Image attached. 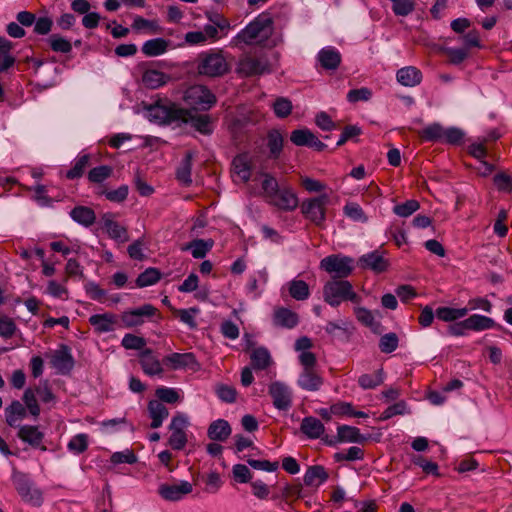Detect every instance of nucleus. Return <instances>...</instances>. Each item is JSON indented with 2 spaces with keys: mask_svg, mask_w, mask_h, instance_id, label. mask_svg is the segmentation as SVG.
I'll use <instances>...</instances> for the list:
<instances>
[{
  "mask_svg": "<svg viewBox=\"0 0 512 512\" xmlns=\"http://www.w3.org/2000/svg\"><path fill=\"white\" fill-rule=\"evenodd\" d=\"M263 177L262 190L268 204L286 212L294 211L298 207V196L290 185L279 184L269 173H264Z\"/></svg>",
  "mask_w": 512,
  "mask_h": 512,
  "instance_id": "1",
  "label": "nucleus"
},
{
  "mask_svg": "<svg viewBox=\"0 0 512 512\" xmlns=\"http://www.w3.org/2000/svg\"><path fill=\"white\" fill-rule=\"evenodd\" d=\"M185 116H187V109L169 100H158L147 107L148 119L159 125L180 126Z\"/></svg>",
  "mask_w": 512,
  "mask_h": 512,
  "instance_id": "2",
  "label": "nucleus"
},
{
  "mask_svg": "<svg viewBox=\"0 0 512 512\" xmlns=\"http://www.w3.org/2000/svg\"><path fill=\"white\" fill-rule=\"evenodd\" d=\"M323 299L332 307H338L345 301H350L356 305L362 302L361 296L354 291L349 281L337 278H331L324 284Z\"/></svg>",
  "mask_w": 512,
  "mask_h": 512,
  "instance_id": "3",
  "label": "nucleus"
},
{
  "mask_svg": "<svg viewBox=\"0 0 512 512\" xmlns=\"http://www.w3.org/2000/svg\"><path fill=\"white\" fill-rule=\"evenodd\" d=\"M272 19L264 14L257 16L233 39L237 43L253 44L260 39H266L271 33Z\"/></svg>",
  "mask_w": 512,
  "mask_h": 512,
  "instance_id": "4",
  "label": "nucleus"
},
{
  "mask_svg": "<svg viewBox=\"0 0 512 512\" xmlns=\"http://www.w3.org/2000/svg\"><path fill=\"white\" fill-rule=\"evenodd\" d=\"M229 63L222 51L201 53L197 60V71L200 75L219 77L229 71Z\"/></svg>",
  "mask_w": 512,
  "mask_h": 512,
  "instance_id": "5",
  "label": "nucleus"
},
{
  "mask_svg": "<svg viewBox=\"0 0 512 512\" xmlns=\"http://www.w3.org/2000/svg\"><path fill=\"white\" fill-rule=\"evenodd\" d=\"M12 482L22 501L34 507L42 505L43 493L36 487L28 474L15 469L12 474Z\"/></svg>",
  "mask_w": 512,
  "mask_h": 512,
  "instance_id": "6",
  "label": "nucleus"
},
{
  "mask_svg": "<svg viewBox=\"0 0 512 512\" xmlns=\"http://www.w3.org/2000/svg\"><path fill=\"white\" fill-rule=\"evenodd\" d=\"M329 197L322 194L318 197L304 200L301 205V213L305 219L318 227H323L326 220V205Z\"/></svg>",
  "mask_w": 512,
  "mask_h": 512,
  "instance_id": "7",
  "label": "nucleus"
},
{
  "mask_svg": "<svg viewBox=\"0 0 512 512\" xmlns=\"http://www.w3.org/2000/svg\"><path fill=\"white\" fill-rule=\"evenodd\" d=\"M154 317L157 318L156 321L161 319L159 310L151 304H144L140 307L124 311L120 316V320L123 327L133 328L144 324L146 319L154 321Z\"/></svg>",
  "mask_w": 512,
  "mask_h": 512,
  "instance_id": "8",
  "label": "nucleus"
},
{
  "mask_svg": "<svg viewBox=\"0 0 512 512\" xmlns=\"http://www.w3.org/2000/svg\"><path fill=\"white\" fill-rule=\"evenodd\" d=\"M185 102L194 110H209L216 102L215 95L203 85H193L184 94Z\"/></svg>",
  "mask_w": 512,
  "mask_h": 512,
  "instance_id": "9",
  "label": "nucleus"
},
{
  "mask_svg": "<svg viewBox=\"0 0 512 512\" xmlns=\"http://www.w3.org/2000/svg\"><path fill=\"white\" fill-rule=\"evenodd\" d=\"M190 422L187 415L177 412L169 425L171 432L168 439L169 446L174 450H182L187 444L186 429L189 427Z\"/></svg>",
  "mask_w": 512,
  "mask_h": 512,
  "instance_id": "10",
  "label": "nucleus"
},
{
  "mask_svg": "<svg viewBox=\"0 0 512 512\" xmlns=\"http://www.w3.org/2000/svg\"><path fill=\"white\" fill-rule=\"evenodd\" d=\"M320 267L328 273H334L335 276L332 278L344 279L353 271V259L346 256L330 255L321 260Z\"/></svg>",
  "mask_w": 512,
  "mask_h": 512,
  "instance_id": "11",
  "label": "nucleus"
},
{
  "mask_svg": "<svg viewBox=\"0 0 512 512\" xmlns=\"http://www.w3.org/2000/svg\"><path fill=\"white\" fill-rule=\"evenodd\" d=\"M266 72H269V65L264 57L245 55L237 65V73L245 77L261 75Z\"/></svg>",
  "mask_w": 512,
  "mask_h": 512,
  "instance_id": "12",
  "label": "nucleus"
},
{
  "mask_svg": "<svg viewBox=\"0 0 512 512\" xmlns=\"http://www.w3.org/2000/svg\"><path fill=\"white\" fill-rule=\"evenodd\" d=\"M193 491V485L181 480L173 484L163 483L158 487V494L166 501L176 502L182 500Z\"/></svg>",
  "mask_w": 512,
  "mask_h": 512,
  "instance_id": "13",
  "label": "nucleus"
},
{
  "mask_svg": "<svg viewBox=\"0 0 512 512\" xmlns=\"http://www.w3.org/2000/svg\"><path fill=\"white\" fill-rule=\"evenodd\" d=\"M273 405L278 410L287 411L292 406V391L283 382L274 381L268 387Z\"/></svg>",
  "mask_w": 512,
  "mask_h": 512,
  "instance_id": "14",
  "label": "nucleus"
},
{
  "mask_svg": "<svg viewBox=\"0 0 512 512\" xmlns=\"http://www.w3.org/2000/svg\"><path fill=\"white\" fill-rule=\"evenodd\" d=\"M357 264L362 269H369L376 274H380L387 270L389 261L384 257L383 252L374 250L362 255Z\"/></svg>",
  "mask_w": 512,
  "mask_h": 512,
  "instance_id": "15",
  "label": "nucleus"
},
{
  "mask_svg": "<svg viewBox=\"0 0 512 512\" xmlns=\"http://www.w3.org/2000/svg\"><path fill=\"white\" fill-rule=\"evenodd\" d=\"M89 323L98 334L112 332L117 328L118 317L113 313L94 314Z\"/></svg>",
  "mask_w": 512,
  "mask_h": 512,
  "instance_id": "16",
  "label": "nucleus"
},
{
  "mask_svg": "<svg viewBox=\"0 0 512 512\" xmlns=\"http://www.w3.org/2000/svg\"><path fill=\"white\" fill-rule=\"evenodd\" d=\"M103 228L109 235V237L118 243H125L129 240L127 229L114 221L113 215L110 213L102 216Z\"/></svg>",
  "mask_w": 512,
  "mask_h": 512,
  "instance_id": "17",
  "label": "nucleus"
},
{
  "mask_svg": "<svg viewBox=\"0 0 512 512\" xmlns=\"http://www.w3.org/2000/svg\"><path fill=\"white\" fill-rule=\"evenodd\" d=\"M163 362L174 370L194 369L198 365L195 355L191 352L169 354L164 357Z\"/></svg>",
  "mask_w": 512,
  "mask_h": 512,
  "instance_id": "18",
  "label": "nucleus"
},
{
  "mask_svg": "<svg viewBox=\"0 0 512 512\" xmlns=\"http://www.w3.org/2000/svg\"><path fill=\"white\" fill-rule=\"evenodd\" d=\"M52 366L61 374L69 373L74 366V359L67 346L56 350L51 358Z\"/></svg>",
  "mask_w": 512,
  "mask_h": 512,
  "instance_id": "19",
  "label": "nucleus"
},
{
  "mask_svg": "<svg viewBox=\"0 0 512 512\" xmlns=\"http://www.w3.org/2000/svg\"><path fill=\"white\" fill-rule=\"evenodd\" d=\"M317 60L325 70H336L341 64V54L333 46L322 48L317 54Z\"/></svg>",
  "mask_w": 512,
  "mask_h": 512,
  "instance_id": "20",
  "label": "nucleus"
},
{
  "mask_svg": "<svg viewBox=\"0 0 512 512\" xmlns=\"http://www.w3.org/2000/svg\"><path fill=\"white\" fill-rule=\"evenodd\" d=\"M234 175L242 182L246 183L251 177L252 162L247 153H242L234 157L232 161Z\"/></svg>",
  "mask_w": 512,
  "mask_h": 512,
  "instance_id": "21",
  "label": "nucleus"
},
{
  "mask_svg": "<svg viewBox=\"0 0 512 512\" xmlns=\"http://www.w3.org/2000/svg\"><path fill=\"white\" fill-rule=\"evenodd\" d=\"M140 364L143 372L149 376L161 375L163 368L159 359L151 349H145L140 353Z\"/></svg>",
  "mask_w": 512,
  "mask_h": 512,
  "instance_id": "22",
  "label": "nucleus"
},
{
  "mask_svg": "<svg viewBox=\"0 0 512 512\" xmlns=\"http://www.w3.org/2000/svg\"><path fill=\"white\" fill-rule=\"evenodd\" d=\"M297 384L303 390L318 391L323 385V378L314 369H303Z\"/></svg>",
  "mask_w": 512,
  "mask_h": 512,
  "instance_id": "23",
  "label": "nucleus"
},
{
  "mask_svg": "<svg viewBox=\"0 0 512 512\" xmlns=\"http://www.w3.org/2000/svg\"><path fill=\"white\" fill-rule=\"evenodd\" d=\"M422 72L415 66L400 68L396 73L397 81L406 87H414L421 83Z\"/></svg>",
  "mask_w": 512,
  "mask_h": 512,
  "instance_id": "24",
  "label": "nucleus"
},
{
  "mask_svg": "<svg viewBox=\"0 0 512 512\" xmlns=\"http://www.w3.org/2000/svg\"><path fill=\"white\" fill-rule=\"evenodd\" d=\"M329 475L326 469L321 465L309 466L304 474L303 481L308 487L318 488L327 481Z\"/></svg>",
  "mask_w": 512,
  "mask_h": 512,
  "instance_id": "25",
  "label": "nucleus"
},
{
  "mask_svg": "<svg viewBox=\"0 0 512 512\" xmlns=\"http://www.w3.org/2000/svg\"><path fill=\"white\" fill-rule=\"evenodd\" d=\"M300 430L309 439H318L324 435L325 426L319 419L308 416L303 418Z\"/></svg>",
  "mask_w": 512,
  "mask_h": 512,
  "instance_id": "26",
  "label": "nucleus"
},
{
  "mask_svg": "<svg viewBox=\"0 0 512 512\" xmlns=\"http://www.w3.org/2000/svg\"><path fill=\"white\" fill-rule=\"evenodd\" d=\"M17 436L23 442H26L35 448L40 446L44 438L43 432H41L37 426L33 425L20 426Z\"/></svg>",
  "mask_w": 512,
  "mask_h": 512,
  "instance_id": "27",
  "label": "nucleus"
},
{
  "mask_svg": "<svg viewBox=\"0 0 512 512\" xmlns=\"http://www.w3.org/2000/svg\"><path fill=\"white\" fill-rule=\"evenodd\" d=\"M149 416L152 419L151 428L157 429L162 426L164 420L168 417L169 411L163 403L158 400H151L148 403Z\"/></svg>",
  "mask_w": 512,
  "mask_h": 512,
  "instance_id": "28",
  "label": "nucleus"
},
{
  "mask_svg": "<svg viewBox=\"0 0 512 512\" xmlns=\"http://www.w3.org/2000/svg\"><path fill=\"white\" fill-rule=\"evenodd\" d=\"M337 434L340 443H364L367 441V437L361 434L357 427L349 425H339Z\"/></svg>",
  "mask_w": 512,
  "mask_h": 512,
  "instance_id": "29",
  "label": "nucleus"
},
{
  "mask_svg": "<svg viewBox=\"0 0 512 512\" xmlns=\"http://www.w3.org/2000/svg\"><path fill=\"white\" fill-rule=\"evenodd\" d=\"M298 322L299 317L297 313L288 308L280 307L274 311V323L277 326L292 329L297 326Z\"/></svg>",
  "mask_w": 512,
  "mask_h": 512,
  "instance_id": "30",
  "label": "nucleus"
},
{
  "mask_svg": "<svg viewBox=\"0 0 512 512\" xmlns=\"http://www.w3.org/2000/svg\"><path fill=\"white\" fill-rule=\"evenodd\" d=\"M251 367L254 370H265L272 363L270 352L265 347H258L251 351L250 354Z\"/></svg>",
  "mask_w": 512,
  "mask_h": 512,
  "instance_id": "31",
  "label": "nucleus"
},
{
  "mask_svg": "<svg viewBox=\"0 0 512 512\" xmlns=\"http://www.w3.org/2000/svg\"><path fill=\"white\" fill-rule=\"evenodd\" d=\"M208 437L214 441H225L231 434V427L224 419L213 421L207 431Z\"/></svg>",
  "mask_w": 512,
  "mask_h": 512,
  "instance_id": "32",
  "label": "nucleus"
},
{
  "mask_svg": "<svg viewBox=\"0 0 512 512\" xmlns=\"http://www.w3.org/2000/svg\"><path fill=\"white\" fill-rule=\"evenodd\" d=\"M169 79L167 74L155 69H148L142 75V83L149 89H157L165 85Z\"/></svg>",
  "mask_w": 512,
  "mask_h": 512,
  "instance_id": "33",
  "label": "nucleus"
},
{
  "mask_svg": "<svg viewBox=\"0 0 512 512\" xmlns=\"http://www.w3.org/2000/svg\"><path fill=\"white\" fill-rule=\"evenodd\" d=\"M169 46V41L164 38L147 40L142 45L141 51L148 57H156L164 54Z\"/></svg>",
  "mask_w": 512,
  "mask_h": 512,
  "instance_id": "34",
  "label": "nucleus"
},
{
  "mask_svg": "<svg viewBox=\"0 0 512 512\" xmlns=\"http://www.w3.org/2000/svg\"><path fill=\"white\" fill-rule=\"evenodd\" d=\"M465 325L471 331L480 332L493 329L496 326V322L490 317L480 314H473L465 319Z\"/></svg>",
  "mask_w": 512,
  "mask_h": 512,
  "instance_id": "35",
  "label": "nucleus"
},
{
  "mask_svg": "<svg viewBox=\"0 0 512 512\" xmlns=\"http://www.w3.org/2000/svg\"><path fill=\"white\" fill-rule=\"evenodd\" d=\"M70 217L80 225L89 227L95 223L96 215L93 209L86 206H76L70 211Z\"/></svg>",
  "mask_w": 512,
  "mask_h": 512,
  "instance_id": "36",
  "label": "nucleus"
},
{
  "mask_svg": "<svg viewBox=\"0 0 512 512\" xmlns=\"http://www.w3.org/2000/svg\"><path fill=\"white\" fill-rule=\"evenodd\" d=\"M25 416L26 408L18 400L12 401V403L5 409L6 422L11 427L18 426L19 421H21Z\"/></svg>",
  "mask_w": 512,
  "mask_h": 512,
  "instance_id": "37",
  "label": "nucleus"
},
{
  "mask_svg": "<svg viewBox=\"0 0 512 512\" xmlns=\"http://www.w3.org/2000/svg\"><path fill=\"white\" fill-rule=\"evenodd\" d=\"M287 289L289 295L297 300L304 301L310 296V289L308 284L304 280L293 279L287 283Z\"/></svg>",
  "mask_w": 512,
  "mask_h": 512,
  "instance_id": "38",
  "label": "nucleus"
},
{
  "mask_svg": "<svg viewBox=\"0 0 512 512\" xmlns=\"http://www.w3.org/2000/svg\"><path fill=\"white\" fill-rule=\"evenodd\" d=\"M214 241L212 239H195L188 243L183 249L190 250L196 259H202L212 249Z\"/></svg>",
  "mask_w": 512,
  "mask_h": 512,
  "instance_id": "39",
  "label": "nucleus"
},
{
  "mask_svg": "<svg viewBox=\"0 0 512 512\" xmlns=\"http://www.w3.org/2000/svg\"><path fill=\"white\" fill-rule=\"evenodd\" d=\"M184 118L185 120H181V124H190L191 127L195 128L197 131L203 134L210 133V122L208 116L197 115L187 110V116Z\"/></svg>",
  "mask_w": 512,
  "mask_h": 512,
  "instance_id": "40",
  "label": "nucleus"
},
{
  "mask_svg": "<svg viewBox=\"0 0 512 512\" xmlns=\"http://www.w3.org/2000/svg\"><path fill=\"white\" fill-rule=\"evenodd\" d=\"M192 159V153L187 152L176 171L177 180L186 186L190 185L192 182Z\"/></svg>",
  "mask_w": 512,
  "mask_h": 512,
  "instance_id": "41",
  "label": "nucleus"
},
{
  "mask_svg": "<svg viewBox=\"0 0 512 512\" xmlns=\"http://www.w3.org/2000/svg\"><path fill=\"white\" fill-rule=\"evenodd\" d=\"M469 312L466 308L439 307L436 310V317L444 322H452L465 317Z\"/></svg>",
  "mask_w": 512,
  "mask_h": 512,
  "instance_id": "42",
  "label": "nucleus"
},
{
  "mask_svg": "<svg viewBox=\"0 0 512 512\" xmlns=\"http://www.w3.org/2000/svg\"><path fill=\"white\" fill-rule=\"evenodd\" d=\"M131 27L137 32H145L148 34H157L161 32V27L156 20H148L141 16L134 17Z\"/></svg>",
  "mask_w": 512,
  "mask_h": 512,
  "instance_id": "43",
  "label": "nucleus"
},
{
  "mask_svg": "<svg viewBox=\"0 0 512 512\" xmlns=\"http://www.w3.org/2000/svg\"><path fill=\"white\" fill-rule=\"evenodd\" d=\"M12 43L4 37H0V72L13 66L15 59L10 54Z\"/></svg>",
  "mask_w": 512,
  "mask_h": 512,
  "instance_id": "44",
  "label": "nucleus"
},
{
  "mask_svg": "<svg viewBox=\"0 0 512 512\" xmlns=\"http://www.w3.org/2000/svg\"><path fill=\"white\" fill-rule=\"evenodd\" d=\"M90 162L89 154H80L74 160V164L70 170L67 171L66 177L70 180L80 178Z\"/></svg>",
  "mask_w": 512,
  "mask_h": 512,
  "instance_id": "45",
  "label": "nucleus"
},
{
  "mask_svg": "<svg viewBox=\"0 0 512 512\" xmlns=\"http://www.w3.org/2000/svg\"><path fill=\"white\" fill-rule=\"evenodd\" d=\"M444 127L439 123H433L418 132L424 141L436 142L443 140Z\"/></svg>",
  "mask_w": 512,
  "mask_h": 512,
  "instance_id": "46",
  "label": "nucleus"
},
{
  "mask_svg": "<svg viewBox=\"0 0 512 512\" xmlns=\"http://www.w3.org/2000/svg\"><path fill=\"white\" fill-rule=\"evenodd\" d=\"M161 278V273L156 268H147L136 279V286L139 288L156 284Z\"/></svg>",
  "mask_w": 512,
  "mask_h": 512,
  "instance_id": "47",
  "label": "nucleus"
},
{
  "mask_svg": "<svg viewBox=\"0 0 512 512\" xmlns=\"http://www.w3.org/2000/svg\"><path fill=\"white\" fill-rule=\"evenodd\" d=\"M384 381V372L382 369L375 374H363L358 379V384L363 389H373L382 384Z\"/></svg>",
  "mask_w": 512,
  "mask_h": 512,
  "instance_id": "48",
  "label": "nucleus"
},
{
  "mask_svg": "<svg viewBox=\"0 0 512 512\" xmlns=\"http://www.w3.org/2000/svg\"><path fill=\"white\" fill-rule=\"evenodd\" d=\"M48 42H49L51 49L54 52H60V53L67 54L72 51L71 42L68 39L60 36L59 34L50 35V37L48 38Z\"/></svg>",
  "mask_w": 512,
  "mask_h": 512,
  "instance_id": "49",
  "label": "nucleus"
},
{
  "mask_svg": "<svg viewBox=\"0 0 512 512\" xmlns=\"http://www.w3.org/2000/svg\"><path fill=\"white\" fill-rule=\"evenodd\" d=\"M343 212L345 216L355 222L365 223L368 220L361 206L355 202L347 203L343 207Z\"/></svg>",
  "mask_w": 512,
  "mask_h": 512,
  "instance_id": "50",
  "label": "nucleus"
},
{
  "mask_svg": "<svg viewBox=\"0 0 512 512\" xmlns=\"http://www.w3.org/2000/svg\"><path fill=\"white\" fill-rule=\"evenodd\" d=\"M67 448L74 454H81L88 448V436L87 434L80 433L71 438L68 442Z\"/></svg>",
  "mask_w": 512,
  "mask_h": 512,
  "instance_id": "51",
  "label": "nucleus"
},
{
  "mask_svg": "<svg viewBox=\"0 0 512 512\" xmlns=\"http://www.w3.org/2000/svg\"><path fill=\"white\" fill-rule=\"evenodd\" d=\"M420 208L417 200L411 199L393 207V212L399 217H409Z\"/></svg>",
  "mask_w": 512,
  "mask_h": 512,
  "instance_id": "52",
  "label": "nucleus"
},
{
  "mask_svg": "<svg viewBox=\"0 0 512 512\" xmlns=\"http://www.w3.org/2000/svg\"><path fill=\"white\" fill-rule=\"evenodd\" d=\"M283 147V137L278 131H271L268 134V148L272 158H278Z\"/></svg>",
  "mask_w": 512,
  "mask_h": 512,
  "instance_id": "53",
  "label": "nucleus"
},
{
  "mask_svg": "<svg viewBox=\"0 0 512 512\" xmlns=\"http://www.w3.org/2000/svg\"><path fill=\"white\" fill-rule=\"evenodd\" d=\"M23 401L25 403V408L28 409L29 413L34 417H38L41 410L37 402L36 392L34 389L28 388L25 390L23 394Z\"/></svg>",
  "mask_w": 512,
  "mask_h": 512,
  "instance_id": "54",
  "label": "nucleus"
},
{
  "mask_svg": "<svg viewBox=\"0 0 512 512\" xmlns=\"http://www.w3.org/2000/svg\"><path fill=\"white\" fill-rule=\"evenodd\" d=\"M399 339L396 333L390 332L384 334L379 340V349L381 352L389 354L398 347Z\"/></svg>",
  "mask_w": 512,
  "mask_h": 512,
  "instance_id": "55",
  "label": "nucleus"
},
{
  "mask_svg": "<svg viewBox=\"0 0 512 512\" xmlns=\"http://www.w3.org/2000/svg\"><path fill=\"white\" fill-rule=\"evenodd\" d=\"M267 279L268 274L265 270H259L256 273L250 275L246 285L247 292L249 294H253L254 297L258 296V282L261 281L262 283H266Z\"/></svg>",
  "mask_w": 512,
  "mask_h": 512,
  "instance_id": "56",
  "label": "nucleus"
},
{
  "mask_svg": "<svg viewBox=\"0 0 512 512\" xmlns=\"http://www.w3.org/2000/svg\"><path fill=\"white\" fill-rule=\"evenodd\" d=\"M112 171L107 165L94 167L88 173V180L92 183H101L111 176Z\"/></svg>",
  "mask_w": 512,
  "mask_h": 512,
  "instance_id": "57",
  "label": "nucleus"
},
{
  "mask_svg": "<svg viewBox=\"0 0 512 512\" xmlns=\"http://www.w3.org/2000/svg\"><path fill=\"white\" fill-rule=\"evenodd\" d=\"M334 459L337 462L342 461H356L364 459V451L357 446H351L346 453L337 452L334 454Z\"/></svg>",
  "mask_w": 512,
  "mask_h": 512,
  "instance_id": "58",
  "label": "nucleus"
},
{
  "mask_svg": "<svg viewBox=\"0 0 512 512\" xmlns=\"http://www.w3.org/2000/svg\"><path fill=\"white\" fill-rule=\"evenodd\" d=\"M392 2V11L396 16H408L415 9L412 0H390Z\"/></svg>",
  "mask_w": 512,
  "mask_h": 512,
  "instance_id": "59",
  "label": "nucleus"
},
{
  "mask_svg": "<svg viewBox=\"0 0 512 512\" xmlns=\"http://www.w3.org/2000/svg\"><path fill=\"white\" fill-rule=\"evenodd\" d=\"M199 312L198 308L189 309H173V313L180 319L181 322L188 325L190 328H196L195 315Z\"/></svg>",
  "mask_w": 512,
  "mask_h": 512,
  "instance_id": "60",
  "label": "nucleus"
},
{
  "mask_svg": "<svg viewBox=\"0 0 512 512\" xmlns=\"http://www.w3.org/2000/svg\"><path fill=\"white\" fill-rule=\"evenodd\" d=\"M215 392L223 402L234 403L236 401L237 391L233 386L219 384L216 386Z\"/></svg>",
  "mask_w": 512,
  "mask_h": 512,
  "instance_id": "61",
  "label": "nucleus"
},
{
  "mask_svg": "<svg viewBox=\"0 0 512 512\" xmlns=\"http://www.w3.org/2000/svg\"><path fill=\"white\" fill-rule=\"evenodd\" d=\"M469 153L476 159L480 160L488 172L493 170V166L486 162L484 159L487 155L484 143H473L469 146Z\"/></svg>",
  "mask_w": 512,
  "mask_h": 512,
  "instance_id": "62",
  "label": "nucleus"
},
{
  "mask_svg": "<svg viewBox=\"0 0 512 512\" xmlns=\"http://www.w3.org/2000/svg\"><path fill=\"white\" fill-rule=\"evenodd\" d=\"M46 293L50 296L62 300L68 299V289L55 280H50L47 284Z\"/></svg>",
  "mask_w": 512,
  "mask_h": 512,
  "instance_id": "63",
  "label": "nucleus"
},
{
  "mask_svg": "<svg viewBox=\"0 0 512 512\" xmlns=\"http://www.w3.org/2000/svg\"><path fill=\"white\" fill-rule=\"evenodd\" d=\"M111 463L118 464H134L137 462V457L132 450L126 449L120 452H114L110 458Z\"/></svg>",
  "mask_w": 512,
  "mask_h": 512,
  "instance_id": "64",
  "label": "nucleus"
}]
</instances>
